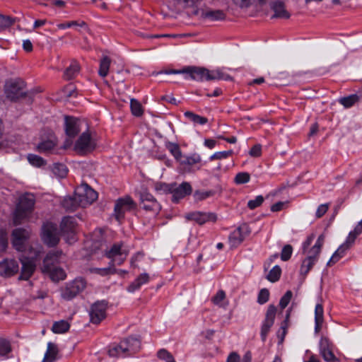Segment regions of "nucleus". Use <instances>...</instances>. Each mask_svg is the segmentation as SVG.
<instances>
[{
    "instance_id": "obj_32",
    "label": "nucleus",
    "mask_w": 362,
    "mask_h": 362,
    "mask_svg": "<svg viewBox=\"0 0 362 362\" xmlns=\"http://www.w3.org/2000/svg\"><path fill=\"white\" fill-rule=\"evenodd\" d=\"M62 206L64 209L69 211H74L78 207L81 206L78 200L76 199V194L73 197H66L62 201Z\"/></svg>"
},
{
    "instance_id": "obj_40",
    "label": "nucleus",
    "mask_w": 362,
    "mask_h": 362,
    "mask_svg": "<svg viewBox=\"0 0 362 362\" xmlns=\"http://www.w3.org/2000/svg\"><path fill=\"white\" fill-rule=\"evenodd\" d=\"M52 173L59 177H64L67 174V168L62 163H54L52 167Z\"/></svg>"
},
{
    "instance_id": "obj_42",
    "label": "nucleus",
    "mask_w": 362,
    "mask_h": 362,
    "mask_svg": "<svg viewBox=\"0 0 362 362\" xmlns=\"http://www.w3.org/2000/svg\"><path fill=\"white\" fill-rule=\"evenodd\" d=\"M27 158L32 165L37 168L42 167L46 164V161L42 157L35 154H28Z\"/></svg>"
},
{
    "instance_id": "obj_39",
    "label": "nucleus",
    "mask_w": 362,
    "mask_h": 362,
    "mask_svg": "<svg viewBox=\"0 0 362 362\" xmlns=\"http://www.w3.org/2000/svg\"><path fill=\"white\" fill-rule=\"evenodd\" d=\"M130 107L132 113L136 117H140L143 115L144 110L141 104L136 99L132 98L130 100Z\"/></svg>"
},
{
    "instance_id": "obj_18",
    "label": "nucleus",
    "mask_w": 362,
    "mask_h": 362,
    "mask_svg": "<svg viewBox=\"0 0 362 362\" xmlns=\"http://www.w3.org/2000/svg\"><path fill=\"white\" fill-rule=\"evenodd\" d=\"M250 233V228L246 224H242L233 231H232L228 237L230 247L235 248L239 246Z\"/></svg>"
},
{
    "instance_id": "obj_14",
    "label": "nucleus",
    "mask_w": 362,
    "mask_h": 362,
    "mask_svg": "<svg viewBox=\"0 0 362 362\" xmlns=\"http://www.w3.org/2000/svg\"><path fill=\"white\" fill-rule=\"evenodd\" d=\"M107 303L100 300L94 303L90 308L89 316L90 322L93 324H99L107 315Z\"/></svg>"
},
{
    "instance_id": "obj_38",
    "label": "nucleus",
    "mask_w": 362,
    "mask_h": 362,
    "mask_svg": "<svg viewBox=\"0 0 362 362\" xmlns=\"http://www.w3.org/2000/svg\"><path fill=\"white\" fill-rule=\"evenodd\" d=\"M358 98H359L356 94H353L347 97L340 98L339 102L344 107L349 108L353 106L358 100Z\"/></svg>"
},
{
    "instance_id": "obj_12",
    "label": "nucleus",
    "mask_w": 362,
    "mask_h": 362,
    "mask_svg": "<svg viewBox=\"0 0 362 362\" xmlns=\"http://www.w3.org/2000/svg\"><path fill=\"white\" fill-rule=\"evenodd\" d=\"M140 207L150 216L155 217L160 211L161 206L153 196L144 192L140 195Z\"/></svg>"
},
{
    "instance_id": "obj_6",
    "label": "nucleus",
    "mask_w": 362,
    "mask_h": 362,
    "mask_svg": "<svg viewBox=\"0 0 362 362\" xmlns=\"http://www.w3.org/2000/svg\"><path fill=\"white\" fill-rule=\"evenodd\" d=\"M324 240L325 236L320 235L315 244L308 252V257L303 259L300 269V273L302 275H306L317 261L321 247L324 244Z\"/></svg>"
},
{
    "instance_id": "obj_29",
    "label": "nucleus",
    "mask_w": 362,
    "mask_h": 362,
    "mask_svg": "<svg viewBox=\"0 0 362 362\" xmlns=\"http://www.w3.org/2000/svg\"><path fill=\"white\" fill-rule=\"evenodd\" d=\"M201 17L210 21H221L226 18V14L222 10H202Z\"/></svg>"
},
{
    "instance_id": "obj_13",
    "label": "nucleus",
    "mask_w": 362,
    "mask_h": 362,
    "mask_svg": "<svg viewBox=\"0 0 362 362\" xmlns=\"http://www.w3.org/2000/svg\"><path fill=\"white\" fill-rule=\"evenodd\" d=\"M42 239L49 247L57 245L59 241L57 225L49 222L45 223L42 229Z\"/></svg>"
},
{
    "instance_id": "obj_57",
    "label": "nucleus",
    "mask_w": 362,
    "mask_h": 362,
    "mask_svg": "<svg viewBox=\"0 0 362 362\" xmlns=\"http://www.w3.org/2000/svg\"><path fill=\"white\" fill-rule=\"evenodd\" d=\"M329 209V204H320L317 209L315 216L317 218H321L323 216Z\"/></svg>"
},
{
    "instance_id": "obj_46",
    "label": "nucleus",
    "mask_w": 362,
    "mask_h": 362,
    "mask_svg": "<svg viewBox=\"0 0 362 362\" xmlns=\"http://www.w3.org/2000/svg\"><path fill=\"white\" fill-rule=\"evenodd\" d=\"M250 180V175L248 173L242 172L236 175L235 182L238 185L247 183Z\"/></svg>"
},
{
    "instance_id": "obj_8",
    "label": "nucleus",
    "mask_w": 362,
    "mask_h": 362,
    "mask_svg": "<svg viewBox=\"0 0 362 362\" xmlns=\"http://www.w3.org/2000/svg\"><path fill=\"white\" fill-rule=\"evenodd\" d=\"M156 189L169 191L172 194V201L175 203L178 202L185 196L190 194L192 192V186L187 182H183L178 186L176 184L171 185L170 186L163 184L160 185V188L156 187Z\"/></svg>"
},
{
    "instance_id": "obj_10",
    "label": "nucleus",
    "mask_w": 362,
    "mask_h": 362,
    "mask_svg": "<svg viewBox=\"0 0 362 362\" xmlns=\"http://www.w3.org/2000/svg\"><path fill=\"white\" fill-rule=\"evenodd\" d=\"M30 230L25 228H16L12 232V245L18 251L26 252L28 246V240L30 237Z\"/></svg>"
},
{
    "instance_id": "obj_7",
    "label": "nucleus",
    "mask_w": 362,
    "mask_h": 362,
    "mask_svg": "<svg viewBox=\"0 0 362 362\" xmlns=\"http://www.w3.org/2000/svg\"><path fill=\"white\" fill-rule=\"evenodd\" d=\"M95 139L89 132H83L74 144V151L81 155L92 152L96 148Z\"/></svg>"
},
{
    "instance_id": "obj_58",
    "label": "nucleus",
    "mask_w": 362,
    "mask_h": 362,
    "mask_svg": "<svg viewBox=\"0 0 362 362\" xmlns=\"http://www.w3.org/2000/svg\"><path fill=\"white\" fill-rule=\"evenodd\" d=\"M249 154L252 157H259L262 154V146L260 144H255L251 148Z\"/></svg>"
},
{
    "instance_id": "obj_63",
    "label": "nucleus",
    "mask_w": 362,
    "mask_h": 362,
    "mask_svg": "<svg viewBox=\"0 0 362 362\" xmlns=\"http://www.w3.org/2000/svg\"><path fill=\"white\" fill-rule=\"evenodd\" d=\"M240 356L238 354L233 352L229 354L227 358L226 362H239Z\"/></svg>"
},
{
    "instance_id": "obj_34",
    "label": "nucleus",
    "mask_w": 362,
    "mask_h": 362,
    "mask_svg": "<svg viewBox=\"0 0 362 362\" xmlns=\"http://www.w3.org/2000/svg\"><path fill=\"white\" fill-rule=\"evenodd\" d=\"M165 148L170 151V153L177 162L179 160H180L182 154L177 144L168 141L165 143Z\"/></svg>"
},
{
    "instance_id": "obj_44",
    "label": "nucleus",
    "mask_w": 362,
    "mask_h": 362,
    "mask_svg": "<svg viewBox=\"0 0 362 362\" xmlns=\"http://www.w3.org/2000/svg\"><path fill=\"white\" fill-rule=\"evenodd\" d=\"M56 144L52 140L42 141L37 145V150L40 152H47L53 149Z\"/></svg>"
},
{
    "instance_id": "obj_15",
    "label": "nucleus",
    "mask_w": 362,
    "mask_h": 362,
    "mask_svg": "<svg viewBox=\"0 0 362 362\" xmlns=\"http://www.w3.org/2000/svg\"><path fill=\"white\" fill-rule=\"evenodd\" d=\"M76 225V218L72 216L64 217L61 222V231L69 244H71L76 241L74 234Z\"/></svg>"
},
{
    "instance_id": "obj_27",
    "label": "nucleus",
    "mask_w": 362,
    "mask_h": 362,
    "mask_svg": "<svg viewBox=\"0 0 362 362\" xmlns=\"http://www.w3.org/2000/svg\"><path fill=\"white\" fill-rule=\"evenodd\" d=\"M271 9L274 11V14L272 18H279L288 19L290 18V13L285 8L284 3L282 1H274L271 4Z\"/></svg>"
},
{
    "instance_id": "obj_36",
    "label": "nucleus",
    "mask_w": 362,
    "mask_h": 362,
    "mask_svg": "<svg viewBox=\"0 0 362 362\" xmlns=\"http://www.w3.org/2000/svg\"><path fill=\"white\" fill-rule=\"evenodd\" d=\"M184 115L186 118H187L189 120L194 122V124L204 125L206 124L208 122V119L206 117L197 115L191 111L185 112L184 113Z\"/></svg>"
},
{
    "instance_id": "obj_61",
    "label": "nucleus",
    "mask_w": 362,
    "mask_h": 362,
    "mask_svg": "<svg viewBox=\"0 0 362 362\" xmlns=\"http://www.w3.org/2000/svg\"><path fill=\"white\" fill-rule=\"evenodd\" d=\"M144 257V254L142 252H136L134 255L130 260V264L132 267H137V264H136L137 262L140 261Z\"/></svg>"
},
{
    "instance_id": "obj_43",
    "label": "nucleus",
    "mask_w": 362,
    "mask_h": 362,
    "mask_svg": "<svg viewBox=\"0 0 362 362\" xmlns=\"http://www.w3.org/2000/svg\"><path fill=\"white\" fill-rule=\"evenodd\" d=\"M92 272H94L95 274H98L100 276H107L109 274H115L117 272V269L115 268L114 266H112L111 264H110V266L105 268H93L91 269Z\"/></svg>"
},
{
    "instance_id": "obj_62",
    "label": "nucleus",
    "mask_w": 362,
    "mask_h": 362,
    "mask_svg": "<svg viewBox=\"0 0 362 362\" xmlns=\"http://www.w3.org/2000/svg\"><path fill=\"white\" fill-rule=\"evenodd\" d=\"M286 204V202H279L271 206V211L273 212H277L282 210L284 206Z\"/></svg>"
},
{
    "instance_id": "obj_47",
    "label": "nucleus",
    "mask_w": 362,
    "mask_h": 362,
    "mask_svg": "<svg viewBox=\"0 0 362 362\" xmlns=\"http://www.w3.org/2000/svg\"><path fill=\"white\" fill-rule=\"evenodd\" d=\"M293 296L291 291H287L285 294L281 297L279 301V306L281 310L284 309L290 303Z\"/></svg>"
},
{
    "instance_id": "obj_33",
    "label": "nucleus",
    "mask_w": 362,
    "mask_h": 362,
    "mask_svg": "<svg viewBox=\"0 0 362 362\" xmlns=\"http://www.w3.org/2000/svg\"><path fill=\"white\" fill-rule=\"evenodd\" d=\"M80 71V66L76 61H73L69 67L64 71V77L66 80H70L78 75Z\"/></svg>"
},
{
    "instance_id": "obj_26",
    "label": "nucleus",
    "mask_w": 362,
    "mask_h": 362,
    "mask_svg": "<svg viewBox=\"0 0 362 362\" xmlns=\"http://www.w3.org/2000/svg\"><path fill=\"white\" fill-rule=\"evenodd\" d=\"M354 244L350 243L346 238L345 242L341 245L339 248L334 252L332 257L327 262V266H331L332 264L338 262L346 253V252Z\"/></svg>"
},
{
    "instance_id": "obj_60",
    "label": "nucleus",
    "mask_w": 362,
    "mask_h": 362,
    "mask_svg": "<svg viewBox=\"0 0 362 362\" xmlns=\"http://www.w3.org/2000/svg\"><path fill=\"white\" fill-rule=\"evenodd\" d=\"M291 308H289L286 310V314L285 320L282 322L281 326V329H283V334L284 335L286 334V329H287V327L288 326V320H289V317H290V315H291Z\"/></svg>"
},
{
    "instance_id": "obj_49",
    "label": "nucleus",
    "mask_w": 362,
    "mask_h": 362,
    "mask_svg": "<svg viewBox=\"0 0 362 362\" xmlns=\"http://www.w3.org/2000/svg\"><path fill=\"white\" fill-rule=\"evenodd\" d=\"M232 153H233V151H231V150L216 152L215 153H214L213 155H211L209 157V160H221V159L226 158L229 157L230 156H231Z\"/></svg>"
},
{
    "instance_id": "obj_45",
    "label": "nucleus",
    "mask_w": 362,
    "mask_h": 362,
    "mask_svg": "<svg viewBox=\"0 0 362 362\" xmlns=\"http://www.w3.org/2000/svg\"><path fill=\"white\" fill-rule=\"evenodd\" d=\"M362 233V226L357 224L355 228L351 231L348 236L347 239L350 243H354L356 238Z\"/></svg>"
},
{
    "instance_id": "obj_64",
    "label": "nucleus",
    "mask_w": 362,
    "mask_h": 362,
    "mask_svg": "<svg viewBox=\"0 0 362 362\" xmlns=\"http://www.w3.org/2000/svg\"><path fill=\"white\" fill-rule=\"evenodd\" d=\"M170 355V353L168 352L167 350L163 349L158 351L157 356L161 360H165V358Z\"/></svg>"
},
{
    "instance_id": "obj_23",
    "label": "nucleus",
    "mask_w": 362,
    "mask_h": 362,
    "mask_svg": "<svg viewBox=\"0 0 362 362\" xmlns=\"http://www.w3.org/2000/svg\"><path fill=\"white\" fill-rule=\"evenodd\" d=\"M64 126L66 134L70 138L76 136L81 131L80 121L73 117H64Z\"/></svg>"
},
{
    "instance_id": "obj_20",
    "label": "nucleus",
    "mask_w": 362,
    "mask_h": 362,
    "mask_svg": "<svg viewBox=\"0 0 362 362\" xmlns=\"http://www.w3.org/2000/svg\"><path fill=\"white\" fill-rule=\"evenodd\" d=\"M19 271V264L17 260L6 258L0 262V275L9 277L17 274Z\"/></svg>"
},
{
    "instance_id": "obj_53",
    "label": "nucleus",
    "mask_w": 362,
    "mask_h": 362,
    "mask_svg": "<svg viewBox=\"0 0 362 362\" xmlns=\"http://www.w3.org/2000/svg\"><path fill=\"white\" fill-rule=\"evenodd\" d=\"M269 292L267 288H262L260 290L258 297H257V302L259 304H264L267 303L269 300Z\"/></svg>"
},
{
    "instance_id": "obj_56",
    "label": "nucleus",
    "mask_w": 362,
    "mask_h": 362,
    "mask_svg": "<svg viewBox=\"0 0 362 362\" xmlns=\"http://www.w3.org/2000/svg\"><path fill=\"white\" fill-rule=\"evenodd\" d=\"M13 20L8 16H0V30L11 25Z\"/></svg>"
},
{
    "instance_id": "obj_17",
    "label": "nucleus",
    "mask_w": 362,
    "mask_h": 362,
    "mask_svg": "<svg viewBox=\"0 0 362 362\" xmlns=\"http://www.w3.org/2000/svg\"><path fill=\"white\" fill-rule=\"evenodd\" d=\"M86 287V281L83 279H75L68 284L62 292L65 300H71L80 293Z\"/></svg>"
},
{
    "instance_id": "obj_22",
    "label": "nucleus",
    "mask_w": 362,
    "mask_h": 362,
    "mask_svg": "<svg viewBox=\"0 0 362 362\" xmlns=\"http://www.w3.org/2000/svg\"><path fill=\"white\" fill-rule=\"evenodd\" d=\"M320 354L325 361L331 362L337 360L334 354V344L326 337H322L320 341Z\"/></svg>"
},
{
    "instance_id": "obj_54",
    "label": "nucleus",
    "mask_w": 362,
    "mask_h": 362,
    "mask_svg": "<svg viewBox=\"0 0 362 362\" xmlns=\"http://www.w3.org/2000/svg\"><path fill=\"white\" fill-rule=\"evenodd\" d=\"M323 307L321 304H317L315 308V321L323 322Z\"/></svg>"
},
{
    "instance_id": "obj_31",
    "label": "nucleus",
    "mask_w": 362,
    "mask_h": 362,
    "mask_svg": "<svg viewBox=\"0 0 362 362\" xmlns=\"http://www.w3.org/2000/svg\"><path fill=\"white\" fill-rule=\"evenodd\" d=\"M42 272L49 274L50 278L54 281H59L61 280H64L66 276L64 270L63 269L59 268V267H50V270L42 271Z\"/></svg>"
},
{
    "instance_id": "obj_37",
    "label": "nucleus",
    "mask_w": 362,
    "mask_h": 362,
    "mask_svg": "<svg viewBox=\"0 0 362 362\" xmlns=\"http://www.w3.org/2000/svg\"><path fill=\"white\" fill-rule=\"evenodd\" d=\"M70 327L69 324L65 320H60L55 322L52 327L53 332L57 334H62L69 330Z\"/></svg>"
},
{
    "instance_id": "obj_3",
    "label": "nucleus",
    "mask_w": 362,
    "mask_h": 362,
    "mask_svg": "<svg viewBox=\"0 0 362 362\" xmlns=\"http://www.w3.org/2000/svg\"><path fill=\"white\" fill-rule=\"evenodd\" d=\"M41 253V247L35 244L30 245L28 256H22L20 258L22 264L21 279L28 280L35 270V262Z\"/></svg>"
},
{
    "instance_id": "obj_11",
    "label": "nucleus",
    "mask_w": 362,
    "mask_h": 362,
    "mask_svg": "<svg viewBox=\"0 0 362 362\" xmlns=\"http://www.w3.org/2000/svg\"><path fill=\"white\" fill-rule=\"evenodd\" d=\"M74 192L81 207L90 205L98 198L97 192L86 184L78 187Z\"/></svg>"
},
{
    "instance_id": "obj_55",
    "label": "nucleus",
    "mask_w": 362,
    "mask_h": 362,
    "mask_svg": "<svg viewBox=\"0 0 362 362\" xmlns=\"http://www.w3.org/2000/svg\"><path fill=\"white\" fill-rule=\"evenodd\" d=\"M212 194L211 191H196L194 196L196 200L201 201L209 197Z\"/></svg>"
},
{
    "instance_id": "obj_2",
    "label": "nucleus",
    "mask_w": 362,
    "mask_h": 362,
    "mask_svg": "<svg viewBox=\"0 0 362 362\" xmlns=\"http://www.w3.org/2000/svg\"><path fill=\"white\" fill-rule=\"evenodd\" d=\"M35 203V199L33 194L26 193L20 197L13 214L15 225H20L29 220L33 211Z\"/></svg>"
},
{
    "instance_id": "obj_30",
    "label": "nucleus",
    "mask_w": 362,
    "mask_h": 362,
    "mask_svg": "<svg viewBox=\"0 0 362 362\" xmlns=\"http://www.w3.org/2000/svg\"><path fill=\"white\" fill-rule=\"evenodd\" d=\"M57 353V345L52 342H48L47 349L42 362H54L56 360Z\"/></svg>"
},
{
    "instance_id": "obj_1",
    "label": "nucleus",
    "mask_w": 362,
    "mask_h": 362,
    "mask_svg": "<svg viewBox=\"0 0 362 362\" xmlns=\"http://www.w3.org/2000/svg\"><path fill=\"white\" fill-rule=\"evenodd\" d=\"M185 74H187L189 77L197 81L224 80L230 81L232 77L226 74L223 69H216L209 70L204 67L187 66L184 68Z\"/></svg>"
},
{
    "instance_id": "obj_16",
    "label": "nucleus",
    "mask_w": 362,
    "mask_h": 362,
    "mask_svg": "<svg viewBox=\"0 0 362 362\" xmlns=\"http://www.w3.org/2000/svg\"><path fill=\"white\" fill-rule=\"evenodd\" d=\"M276 307L274 305H269L267 310L265 317L262 322L260 337L262 341H265L271 327L274 323L276 314Z\"/></svg>"
},
{
    "instance_id": "obj_9",
    "label": "nucleus",
    "mask_w": 362,
    "mask_h": 362,
    "mask_svg": "<svg viewBox=\"0 0 362 362\" xmlns=\"http://www.w3.org/2000/svg\"><path fill=\"white\" fill-rule=\"evenodd\" d=\"M25 83L20 79H11L6 83L5 94L11 100H16L25 95Z\"/></svg>"
},
{
    "instance_id": "obj_52",
    "label": "nucleus",
    "mask_w": 362,
    "mask_h": 362,
    "mask_svg": "<svg viewBox=\"0 0 362 362\" xmlns=\"http://www.w3.org/2000/svg\"><path fill=\"white\" fill-rule=\"evenodd\" d=\"M226 298V293L223 290L218 291L216 294L211 298V301L214 304L222 306V301Z\"/></svg>"
},
{
    "instance_id": "obj_51",
    "label": "nucleus",
    "mask_w": 362,
    "mask_h": 362,
    "mask_svg": "<svg viewBox=\"0 0 362 362\" xmlns=\"http://www.w3.org/2000/svg\"><path fill=\"white\" fill-rule=\"evenodd\" d=\"M264 202V197L262 195L257 196L254 199L247 202V206L250 209H255L259 206Z\"/></svg>"
},
{
    "instance_id": "obj_19",
    "label": "nucleus",
    "mask_w": 362,
    "mask_h": 362,
    "mask_svg": "<svg viewBox=\"0 0 362 362\" xmlns=\"http://www.w3.org/2000/svg\"><path fill=\"white\" fill-rule=\"evenodd\" d=\"M136 207V204L129 197L118 199L115 206V215L117 221L123 218L127 211H131Z\"/></svg>"
},
{
    "instance_id": "obj_5",
    "label": "nucleus",
    "mask_w": 362,
    "mask_h": 362,
    "mask_svg": "<svg viewBox=\"0 0 362 362\" xmlns=\"http://www.w3.org/2000/svg\"><path fill=\"white\" fill-rule=\"evenodd\" d=\"M130 252L129 247L123 242L114 243L108 250H105V256L111 260L110 264L121 265L126 260Z\"/></svg>"
},
{
    "instance_id": "obj_24",
    "label": "nucleus",
    "mask_w": 362,
    "mask_h": 362,
    "mask_svg": "<svg viewBox=\"0 0 362 362\" xmlns=\"http://www.w3.org/2000/svg\"><path fill=\"white\" fill-rule=\"evenodd\" d=\"M202 161L201 156L197 153H194L190 156L181 157L180 160H178L179 163L182 166V170L184 173L192 172V168L194 165L199 163Z\"/></svg>"
},
{
    "instance_id": "obj_41",
    "label": "nucleus",
    "mask_w": 362,
    "mask_h": 362,
    "mask_svg": "<svg viewBox=\"0 0 362 362\" xmlns=\"http://www.w3.org/2000/svg\"><path fill=\"white\" fill-rule=\"evenodd\" d=\"M281 269L279 266H274L269 272L267 276V279L270 282H276L277 281L281 276Z\"/></svg>"
},
{
    "instance_id": "obj_50",
    "label": "nucleus",
    "mask_w": 362,
    "mask_h": 362,
    "mask_svg": "<svg viewBox=\"0 0 362 362\" xmlns=\"http://www.w3.org/2000/svg\"><path fill=\"white\" fill-rule=\"evenodd\" d=\"M293 252V247L290 245H286L281 250V259L283 261H288L292 255Z\"/></svg>"
},
{
    "instance_id": "obj_4",
    "label": "nucleus",
    "mask_w": 362,
    "mask_h": 362,
    "mask_svg": "<svg viewBox=\"0 0 362 362\" xmlns=\"http://www.w3.org/2000/svg\"><path fill=\"white\" fill-rule=\"evenodd\" d=\"M139 349L140 341L136 338L129 337L110 348L108 354L111 357H125L134 354Z\"/></svg>"
},
{
    "instance_id": "obj_25",
    "label": "nucleus",
    "mask_w": 362,
    "mask_h": 362,
    "mask_svg": "<svg viewBox=\"0 0 362 362\" xmlns=\"http://www.w3.org/2000/svg\"><path fill=\"white\" fill-rule=\"evenodd\" d=\"M63 253L61 250L49 252L43 260L42 271L50 270V267H52L54 264L58 263Z\"/></svg>"
},
{
    "instance_id": "obj_28",
    "label": "nucleus",
    "mask_w": 362,
    "mask_h": 362,
    "mask_svg": "<svg viewBox=\"0 0 362 362\" xmlns=\"http://www.w3.org/2000/svg\"><path fill=\"white\" fill-rule=\"evenodd\" d=\"M149 275L147 273L140 274L133 282H132L127 290L129 293H134L140 289L141 286L147 284L149 281Z\"/></svg>"
},
{
    "instance_id": "obj_48",
    "label": "nucleus",
    "mask_w": 362,
    "mask_h": 362,
    "mask_svg": "<svg viewBox=\"0 0 362 362\" xmlns=\"http://www.w3.org/2000/svg\"><path fill=\"white\" fill-rule=\"evenodd\" d=\"M11 351V345L7 340L0 339V356H4Z\"/></svg>"
},
{
    "instance_id": "obj_21",
    "label": "nucleus",
    "mask_w": 362,
    "mask_h": 362,
    "mask_svg": "<svg viewBox=\"0 0 362 362\" xmlns=\"http://www.w3.org/2000/svg\"><path fill=\"white\" fill-rule=\"evenodd\" d=\"M185 217L188 221H194L199 225H203L207 222H215L217 219L216 215L214 213L201 211L187 213Z\"/></svg>"
},
{
    "instance_id": "obj_59",
    "label": "nucleus",
    "mask_w": 362,
    "mask_h": 362,
    "mask_svg": "<svg viewBox=\"0 0 362 362\" xmlns=\"http://www.w3.org/2000/svg\"><path fill=\"white\" fill-rule=\"evenodd\" d=\"M8 245V238L6 233L0 231V247L1 250H4Z\"/></svg>"
},
{
    "instance_id": "obj_35",
    "label": "nucleus",
    "mask_w": 362,
    "mask_h": 362,
    "mask_svg": "<svg viewBox=\"0 0 362 362\" xmlns=\"http://www.w3.org/2000/svg\"><path fill=\"white\" fill-rule=\"evenodd\" d=\"M111 64V59L107 57L104 56L100 62V67L98 70V74L101 77H105L107 76L109 72L110 66Z\"/></svg>"
}]
</instances>
